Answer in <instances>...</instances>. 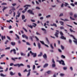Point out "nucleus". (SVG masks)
<instances>
[{
	"mask_svg": "<svg viewBox=\"0 0 77 77\" xmlns=\"http://www.w3.org/2000/svg\"><path fill=\"white\" fill-rule=\"evenodd\" d=\"M70 36L73 37V38L74 39V40H76V41L73 40V42L76 45H77V39H76V38H75V37L72 35H70Z\"/></svg>",
	"mask_w": 77,
	"mask_h": 77,
	"instance_id": "f257e3e1",
	"label": "nucleus"
},
{
	"mask_svg": "<svg viewBox=\"0 0 77 77\" xmlns=\"http://www.w3.org/2000/svg\"><path fill=\"white\" fill-rule=\"evenodd\" d=\"M57 62H59V63H60V64H62V65L63 66H65V65L64 61L63 60H57Z\"/></svg>",
	"mask_w": 77,
	"mask_h": 77,
	"instance_id": "f03ea898",
	"label": "nucleus"
},
{
	"mask_svg": "<svg viewBox=\"0 0 77 77\" xmlns=\"http://www.w3.org/2000/svg\"><path fill=\"white\" fill-rule=\"evenodd\" d=\"M14 66H18V67H20L21 66H24V65L23 63H20V64L18 63L16 64H14Z\"/></svg>",
	"mask_w": 77,
	"mask_h": 77,
	"instance_id": "7ed1b4c3",
	"label": "nucleus"
},
{
	"mask_svg": "<svg viewBox=\"0 0 77 77\" xmlns=\"http://www.w3.org/2000/svg\"><path fill=\"white\" fill-rule=\"evenodd\" d=\"M27 13H29L30 14H31L32 15H34V12H33V11L31 10L30 9L28 10L27 11Z\"/></svg>",
	"mask_w": 77,
	"mask_h": 77,
	"instance_id": "20e7f679",
	"label": "nucleus"
},
{
	"mask_svg": "<svg viewBox=\"0 0 77 77\" xmlns=\"http://www.w3.org/2000/svg\"><path fill=\"white\" fill-rule=\"evenodd\" d=\"M56 32H56L55 33V34H54V35H55V36L57 38H58V35L59 34V31L58 30H56Z\"/></svg>",
	"mask_w": 77,
	"mask_h": 77,
	"instance_id": "39448f33",
	"label": "nucleus"
},
{
	"mask_svg": "<svg viewBox=\"0 0 77 77\" xmlns=\"http://www.w3.org/2000/svg\"><path fill=\"white\" fill-rule=\"evenodd\" d=\"M13 51L14 52V54H16V50L15 49H13V50H11V51H10V53L11 54L12 53V52Z\"/></svg>",
	"mask_w": 77,
	"mask_h": 77,
	"instance_id": "423d86ee",
	"label": "nucleus"
},
{
	"mask_svg": "<svg viewBox=\"0 0 77 77\" xmlns=\"http://www.w3.org/2000/svg\"><path fill=\"white\" fill-rule=\"evenodd\" d=\"M22 37L23 38H25L26 39H28V37L27 36V35H26L25 34L22 35Z\"/></svg>",
	"mask_w": 77,
	"mask_h": 77,
	"instance_id": "0eeeda50",
	"label": "nucleus"
},
{
	"mask_svg": "<svg viewBox=\"0 0 77 77\" xmlns=\"http://www.w3.org/2000/svg\"><path fill=\"white\" fill-rule=\"evenodd\" d=\"M28 8H29L28 7H26L25 9H24V10L23 11H22V13H25V12H26V11H27V10Z\"/></svg>",
	"mask_w": 77,
	"mask_h": 77,
	"instance_id": "6e6552de",
	"label": "nucleus"
},
{
	"mask_svg": "<svg viewBox=\"0 0 77 77\" xmlns=\"http://www.w3.org/2000/svg\"><path fill=\"white\" fill-rule=\"evenodd\" d=\"M43 57L46 60L47 58V54H44V55H43Z\"/></svg>",
	"mask_w": 77,
	"mask_h": 77,
	"instance_id": "1a4fd4ad",
	"label": "nucleus"
},
{
	"mask_svg": "<svg viewBox=\"0 0 77 77\" xmlns=\"http://www.w3.org/2000/svg\"><path fill=\"white\" fill-rule=\"evenodd\" d=\"M60 38H61V39H64L65 40H66V38L63 35H61Z\"/></svg>",
	"mask_w": 77,
	"mask_h": 77,
	"instance_id": "9d476101",
	"label": "nucleus"
},
{
	"mask_svg": "<svg viewBox=\"0 0 77 77\" xmlns=\"http://www.w3.org/2000/svg\"><path fill=\"white\" fill-rule=\"evenodd\" d=\"M15 74L16 72H14V73H13V72L12 71L10 72V75H11V76L14 75Z\"/></svg>",
	"mask_w": 77,
	"mask_h": 77,
	"instance_id": "9b49d317",
	"label": "nucleus"
},
{
	"mask_svg": "<svg viewBox=\"0 0 77 77\" xmlns=\"http://www.w3.org/2000/svg\"><path fill=\"white\" fill-rule=\"evenodd\" d=\"M17 14H18L16 16V17H20V13L19 12V11H18Z\"/></svg>",
	"mask_w": 77,
	"mask_h": 77,
	"instance_id": "f8f14e48",
	"label": "nucleus"
},
{
	"mask_svg": "<svg viewBox=\"0 0 77 77\" xmlns=\"http://www.w3.org/2000/svg\"><path fill=\"white\" fill-rule=\"evenodd\" d=\"M51 26H54L55 27H57V25L55 23H53V24H51Z\"/></svg>",
	"mask_w": 77,
	"mask_h": 77,
	"instance_id": "ddd939ff",
	"label": "nucleus"
},
{
	"mask_svg": "<svg viewBox=\"0 0 77 77\" xmlns=\"http://www.w3.org/2000/svg\"><path fill=\"white\" fill-rule=\"evenodd\" d=\"M48 66V64L47 63H45V64H44V65L43 68H45L46 67Z\"/></svg>",
	"mask_w": 77,
	"mask_h": 77,
	"instance_id": "4468645a",
	"label": "nucleus"
},
{
	"mask_svg": "<svg viewBox=\"0 0 77 77\" xmlns=\"http://www.w3.org/2000/svg\"><path fill=\"white\" fill-rule=\"evenodd\" d=\"M20 55L22 56H25L26 55V54H24L23 53L21 52L20 53Z\"/></svg>",
	"mask_w": 77,
	"mask_h": 77,
	"instance_id": "2eb2a0df",
	"label": "nucleus"
},
{
	"mask_svg": "<svg viewBox=\"0 0 77 77\" xmlns=\"http://www.w3.org/2000/svg\"><path fill=\"white\" fill-rule=\"evenodd\" d=\"M42 55V52H40L39 54L38 55V57H41Z\"/></svg>",
	"mask_w": 77,
	"mask_h": 77,
	"instance_id": "dca6fc26",
	"label": "nucleus"
},
{
	"mask_svg": "<svg viewBox=\"0 0 77 77\" xmlns=\"http://www.w3.org/2000/svg\"><path fill=\"white\" fill-rule=\"evenodd\" d=\"M16 44V43L15 42H11V45L12 46H14Z\"/></svg>",
	"mask_w": 77,
	"mask_h": 77,
	"instance_id": "f3484780",
	"label": "nucleus"
},
{
	"mask_svg": "<svg viewBox=\"0 0 77 77\" xmlns=\"http://www.w3.org/2000/svg\"><path fill=\"white\" fill-rule=\"evenodd\" d=\"M38 48H39V49L41 48V44L40 43H38Z\"/></svg>",
	"mask_w": 77,
	"mask_h": 77,
	"instance_id": "a211bd4d",
	"label": "nucleus"
},
{
	"mask_svg": "<svg viewBox=\"0 0 77 77\" xmlns=\"http://www.w3.org/2000/svg\"><path fill=\"white\" fill-rule=\"evenodd\" d=\"M1 38H2V40H3L4 38L5 39V36H4L3 37V35H2V36H1Z\"/></svg>",
	"mask_w": 77,
	"mask_h": 77,
	"instance_id": "6ab92c4d",
	"label": "nucleus"
},
{
	"mask_svg": "<svg viewBox=\"0 0 77 77\" xmlns=\"http://www.w3.org/2000/svg\"><path fill=\"white\" fill-rule=\"evenodd\" d=\"M0 76L2 77H6V75H4L2 73L0 74Z\"/></svg>",
	"mask_w": 77,
	"mask_h": 77,
	"instance_id": "aec40b11",
	"label": "nucleus"
},
{
	"mask_svg": "<svg viewBox=\"0 0 77 77\" xmlns=\"http://www.w3.org/2000/svg\"><path fill=\"white\" fill-rule=\"evenodd\" d=\"M34 38V36H30L29 37V38L32 41H33V38Z\"/></svg>",
	"mask_w": 77,
	"mask_h": 77,
	"instance_id": "412c9836",
	"label": "nucleus"
},
{
	"mask_svg": "<svg viewBox=\"0 0 77 77\" xmlns=\"http://www.w3.org/2000/svg\"><path fill=\"white\" fill-rule=\"evenodd\" d=\"M32 24H33L32 25V26L34 27H35L37 26V24L35 23H32Z\"/></svg>",
	"mask_w": 77,
	"mask_h": 77,
	"instance_id": "4be33fe9",
	"label": "nucleus"
},
{
	"mask_svg": "<svg viewBox=\"0 0 77 77\" xmlns=\"http://www.w3.org/2000/svg\"><path fill=\"white\" fill-rule=\"evenodd\" d=\"M27 26H28V27L30 28L31 29L33 28V26L31 25H27Z\"/></svg>",
	"mask_w": 77,
	"mask_h": 77,
	"instance_id": "5701e85b",
	"label": "nucleus"
},
{
	"mask_svg": "<svg viewBox=\"0 0 77 77\" xmlns=\"http://www.w3.org/2000/svg\"><path fill=\"white\" fill-rule=\"evenodd\" d=\"M22 20H23V19H25V16L23 15H22Z\"/></svg>",
	"mask_w": 77,
	"mask_h": 77,
	"instance_id": "b1692460",
	"label": "nucleus"
},
{
	"mask_svg": "<svg viewBox=\"0 0 77 77\" xmlns=\"http://www.w3.org/2000/svg\"><path fill=\"white\" fill-rule=\"evenodd\" d=\"M33 55V57H36V56H37L36 53H34L33 55Z\"/></svg>",
	"mask_w": 77,
	"mask_h": 77,
	"instance_id": "393cba45",
	"label": "nucleus"
},
{
	"mask_svg": "<svg viewBox=\"0 0 77 77\" xmlns=\"http://www.w3.org/2000/svg\"><path fill=\"white\" fill-rule=\"evenodd\" d=\"M61 49H62V50H64V46H63L62 45H61Z\"/></svg>",
	"mask_w": 77,
	"mask_h": 77,
	"instance_id": "a878e982",
	"label": "nucleus"
},
{
	"mask_svg": "<svg viewBox=\"0 0 77 77\" xmlns=\"http://www.w3.org/2000/svg\"><path fill=\"white\" fill-rule=\"evenodd\" d=\"M39 42H40L41 44H42L43 45H44L45 44V43H44V42L43 41H40Z\"/></svg>",
	"mask_w": 77,
	"mask_h": 77,
	"instance_id": "bb28decb",
	"label": "nucleus"
},
{
	"mask_svg": "<svg viewBox=\"0 0 77 77\" xmlns=\"http://www.w3.org/2000/svg\"><path fill=\"white\" fill-rule=\"evenodd\" d=\"M26 6L28 7H30L31 5H24V7L25 8L26 7Z\"/></svg>",
	"mask_w": 77,
	"mask_h": 77,
	"instance_id": "cd10ccee",
	"label": "nucleus"
},
{
	"mask_svg": "<svg viewBox=\"0 0 77 77\" xmlns=\"http://www.w3.org/2000/svg\"><path fill=\"white\" fill-rule=\"evenodd\" d=\"M60 35H61V36H63V33L61 31L60 32Z\"/></svg>",
	"mask_w": 77,
	"mask_h": 77,
	"instance_id": "c85d7f7f",
	"label": "nucleus"
},
{
	"mask_svg": "<svg viewBox=\"0 0 77 77\" xmlns=\"http://www.w3.org/2000/svg\"><path fill=\"white\" fill-rule=\"evenodd\" d=\"M65 5H64V6H65V7H67V5H69L68 4V3H67L65 2Z\"/></svg>",
	"mask_w": 77,
	"mask_h": 77,
	"instance_id": "c756f323",
	"label": "nucleus"
},
{
	"mask_svg": "<svg viewBox=\"0 0 77 77\" xmlns=\"http://www.w3.org/2000/svg\"><path fill=\"white\" fill-rule=\"evenodd\" d=\"M56 66L55 64V63H53V64H52V67H54Z\"/></svg>",
	"mask_w": 77,
	"mask_h": 77,
	"instance_id": "7c9ffc66",
	"label": "nucleus"
},
{
	"mask_svg": "<svg viewBox=\"0 0 77 77\" xmlns=\"http://www.w3.org/2000/svg\"><path fill=\"white\" fill-rule=\"evenodd\" d=\"M38 62V60H35V62H34L35 63V64L37 66L38 65V64L37 63H36L37 62Z\"/></svg>",
	"mask_w": 77,
	"mask_h": 77,
	"instance_id": "2f4dec72",
	"label": "nucleus"
},
{
	"mask_svg": "<svg viewBox=\"0 0 77 77\" xmlns=\"http://www.w3.org/2000/svg\"><path fill=\"white\" fill-rule=\"evenodd\" d=\"M16 36H17V38L18 39H19L20 38H19V37L18 35L17 34H15Z\"/></svg>",
	"mask_w": 77,
	"mask_h": 77,
	"instance_id": "473e14b6",
	"label": "nucleus"
},
{
	"mask_svg": "<svg viewBox=\"0 0 77 77\" xmlns=\"http://www.w3.org/2000/svg\"><path fill=\"white\" fill-rule=\"evenodd\" d=\"M61 57L63 59H65V56H64V55H61Z\"/></svg>",
	"mask_w": 77,
	"mask_h": 77,
	"instance_id": "72a5a7b5",
	"label": "nucleus"
},
{
	"mask_svg": "<svg viewBox=\"0 0 77 77\" xmlns=\"http://www.w3.org/2000/svg\"><path fill=\"white\" fill-rule=\"evenodd\" d=\"M51 73V71H48L47 72V73L48 74H50Z\"/></svg>",
	"mask_w": 77,
	"mask_h": 77,
	"instance_id": "f704fd0d",
	"label": "nucleus"
},
{
	"mask_svg": "<svg viewBox=\"0 0 77 77\" xmlns=\"http://www.w3.org/2000/svg\"><path fill=\"white\" fill-rule=\"evenodd\" d=\"M60 24H61V25H62V26H63V22L62 21H60Z\"/></svg>",
	"mask_w": 77,
	"mask_h": 77,
	"instance_id": "c9c22d12",
	"label": "nucleus"
},
{
	"mask_svg": "<svg viewBox=\"0 0 77 77\" xmlns=\"http://www.w3.org/2000/svg\"><path fill=\"white\" fill-rule=\"evenodd\" d=\"M23 29L26 32H28V30H27V29H26L25 28L23 27Z\"/></svg>",
	"mask_w": 77,
	"mask_h": 77,
	"instance_id": "e433bc0d",
	"label": "nucleus"
},
{
	"mask_svg": "<svg viewBox=\"0 0 77 77\" xmlns=\"http://www.w3.org/2000/svg\"><path fill=\"white\" fill-rule=\"evenodd\" d=\"M60 75L61 76H63L64 75V74H63V73H60Z\"/></svg>",
	"mask_w": 77,
	"mask_h": 77,
	"instance_id": "4c0bfd02",
	"label": "nucleus"
},
{
	"mask_svg": "<svg viewBox=\"0 0 77 77\" xmlns=\"http://www.w3.org/2000/svg\"><path fill=\"white\" fill-rule=\"evenodd\" d=\"M9 42V41L8 40H6V41L5 42V44H7V43H8Z\"/></svg>",
	"mask_w": 77,
	"mask_h": 77,
	"instance_id": "58836bf2",
	"label": "nucleus"
},
{
	"mask_svg": "<svg viewBox=\"0 0 77 77\" xmlns=\"http://www.w3.org/2000/svg\"><path fill=\"white\" fill-rule=\"evenodd\" d=\"M26 45H29V46L30 45V43H29V42H26Z\"/></svg>",
	"mask_w": 77,
	"mask_h": 77,
	"instance_id": "ea45409f",
	"label": "nucleus"
},
{
	"mask_svg": "<svg viewBox=\"0 0 77 77\" xmlns=\"http://www.w3.org/2000/svg\"><path fill=\"white\" fill-rule=\"evenodd\" d=\"M50 46H51V48H52V49H53V48H53V46H52V44H50Z\"/></svg>",
	"mask_w": 77,
	"mask_h": 77,
	"instance_id": "a19ab883",
	"label": "nucleus"
},
{
	"mask_svg": "<svg viewBox=\"0 0 77 77\" xmlns=\"http://www.w3.org/2000/svg\"><path fill=\"white\" fill-rule=\"evenodd\" d=\"M63 69H64V70H66V69H67V67H64L63 68Z\"/></svg>",
	"mask_w": 77,
	"mask_h": 77,
	"instance_id": "79ce46f5",
	"label": "nucleus"
},
{
	"mask_svg": "<svg viewBox=\"0 0 77 77\" xmlns=\"http://www.w3.org/2000/svg\"><path fill=\"white\" fill-rule=\"evenodd\" d=\"M7 39H8L10 41L11 40V38H10V37H9L8 36H7Z\"/></svg>",
	"mask_w": 77,
	"mask_h": 77,
	"instance_id": "37998d69",
	"label": "nucleus"
},
{
	"mask_svg": "<svg viewBox=\"0 0 77 77\" xmlns=\"http://www.w3.org/2000/svg\"><path fill=\"white\" fill-rule=\"evenodd\" d=\"M36 35H41V34L39 33H38V32H36Z\"/></svg>",
	"mask_w": 77,
	"mask_h": 77,
	"instance_id": "c03bdc74",
	"label": "nucleus"
},
{
	"mask_svg": "<svg viewBox=\"0 0 77 77\" xmlns=\"http://www.w3.org/2000/svg\"><path fill=\"white\" fill-rule=\"evenodd\" d=\"M46 41H47V42H48V43H49V40L48 39V38H46Z\"/></svg>",
	"mask_w": 77,
	"mask_h": 77,
	"instance_id": "a18cd8bd",
	"label": "nucleus"
},
{
	"mask_svg": "<svg viewBox=\"0 0 77 77\" xmlns=\"http://www.w3.org/2000/svg\"><path fill=\"white\" fill-rule=\"evenodd\" d=\"M18 76L20 77H21V74L20 72L18 73Z\"/></svg>",
	"mask_w": 77,
	"mask_h": 77,
	"instance_id": "49530a36",
	"label": "nucleus"
},
{
	"mask_svg": "<svg viewBox=\"0 0 77 77\" xmlns=\"http://www.w3.org/2000/svg\"><path fill=\"white\" fill-rule=\"evenodd\" d=\"M17 5V4L16 3H14L12 4V5L13 6H15Z\"/></svg>",
	"mask_w": 77,
	"mask_h": 77,
	"instance_id": "de8ad7c7",
	"label": "nucleus"
},
{
	"mask_svg": "<svg viewBox=\"0 0 77 77\" xmlns=\"http://www.w3.org/2000/svg\"><path fill=\"white\" fill-rule=\"evenodd\" d=\"M7 5L6 3H3L2 4H1V5Z\"/></svg>",
	"mask_w": 77,
	"mask_h": 77,
	"instance_id": "09e8293b",
	"label": "nucleus"
},
{
	"mask_svg": "<svg viewBox=\"0 0 77 77\" xmlns=\"http://www.w3.org/2000/svg\"><path fill=\"white\" fill-rule=\"evenodd\" d=\"M60 28L61 29H64V28L63 26H61L60 27Z\"/></svg>",
	"mask_w": 77,
	"mask_h": 77,
	"instance_id": "8fccbe9b",
	"label": "nucleus"
},
{
	"mask_svg": "<svg viewBox=\"0 0 77 77\" xmlns=\"http://www.w3.org/2000/svg\"><path fill=\"white\" fill-rule=\"evenodd\" d=\"M52 63H55L54 60V59H52Z\"/></svg>",
	"mask_w": 77,
	"mask_h": 77,
	"instance_id": "3c124183",
	"label": "nucleus"
},
{
	"mask_svg": "<svg viewBox=\"0 0 77 77\" xmlns=\"http://www.w3.org/2000/svg\"><path fill=\"white\" fill-rule=\"evenodd\" d=\"M35 65H33V67H32V69L34 70V69H35Z\"/></svg>",
	"mask_w": 77,
	"mask_h": 77,
	"instance_id": "603ef678",
	"label": "nucleus"
},
{
	"mask_svg": "<svg viewBox=\"0 0 77 77\" xmlns=\"http://www.w3.org/2000/svg\"><path fill=\"white\" fill-rule=\"evenodd\" d=\"M36 9H37L38 10H40V8L38 7L37 6L36 7Z\"/></svg>",
	"mask_w": 77,
	"mask_h": 77,
	"instance_id": "864d4df0",
	"label": "nucleus"
},
{
	"mask_svg": "<svg viewBox=\"0 0 77 77\" xmlns=\"http://www.w3.org/2000/svg\"><path fill=\"white\" fill-rule=\"evenodd\" d=\"M70 5L73 7L75 6V5L73 3H71Z\"/></svg>",
	"mask_w": 77,
	"mask_h": 77,
	"instance_id": "5fc2aeb1",
	"label": "nucleus"
},
{
	"mask_svg": "<svg viewBox=\"0 0 77 77\" xmlns=\"http://www.w3.org/2000/svg\"><path fill=\"white\" fill-rule=\"evenodd\" d=\"M63 16V14L62 13H61V14H60V15H59V16L60 17H62Z\"/></svg>",
	"mask_w": 77,
	"mask_h": 77,
	"instance_id": "6e6d98bb",
	"label": "nucleus"
},
{
	"mask_svg": "<svg viewBox=\"0 0 77 77\" xmlns=\"http://www.w3.org/2000/svg\"><path fill=\"white\" fill-rule=\"evenodd\" d=\"M74 17L75 18H76L77 17V14H74Z\"/></svg>",
	"mask_w": 77,
	"mask_h": 77,
	"instance_id": "4d7b16f0",
	"label": "nucleus"
},
{
	"mask_svg": "<svg viewBox=\"0 0 77 77\" xmlns=\"http://www.w3.org/2000/svg\"><path fill=\"white\" fill-rule=\"evenodd\" d=\"M12 13V11H11V10H10V12H9V14H11Z\"/></svg>",
	"mask_w": 77,
	"mask_h": 77,
	"instance_id": "13d9d810",
	"label": "nucleus"
},
{
	"mask_svg": "<svg viewBox=\"0 0 77 77\" xmlns=\"http://www.w3.org/2000/svg\"><path fill=\"white\" fill-rule=\"evenodd\" d=\"M51 17V15H48L47 16H46V18H48L49 17Z\"/></svg>",
	"mask_w": 77,
	"mask_h": 77,
	"instance_id": "bf43d9fd",
	"label": "nucleus"
},
{
	"mask_svg": "<svg viewBox=\"0 0 77 77\" xmlns=\"http://www.w3.org/2000/svg\"><path fill=\"white\" fill-rule=\"evenodd\" d=\"M30 53L31 54V55H34V54H35V53H32L31 51H30Z\"/></svg>",
	"mask_w": 77,
	"mask_h": 77,
	"instance_id": "052dcab7",
	"label": "nucleus"
},
{
	"mask_svg": "<svg viewBox=\"0 0 77 77\" xmlns=\"http://www.w3.org/2000/svg\"><path fill=\"white\" fill-rule=\"evenodd\" d=\"M30 73L28 72V73H27V75H26V76L27 77H28L30 75Z\"/></svg>",
	"mask_w": 77,
	"mask_h": 77,
	"instance_id": "680f3d73",
	"label": "nucleus"
},
{
	"mask_svg": "<svg viewBox=\"0 0 77 77\" xmlns=\"http://www.w3.org/2000/svg\"><path fill=\"white\" fill-rule=\"evenodd\" d=\"M70 19L71 20H75V19L72 18V17H70Z\"/></svg>",
	"mask_w": 77,
	"mask_h": 77,
	"instance_id": "e2e57ef3",
	"label": "nucleus"
},
{
	"mask_svg": "<svg viewBox=\"0 0 77 77\" xmlns=\"http://www.w3.org/2000/svg\"><path fill=\"white\" fill-rule=\"evenodd\" d=\"M58 51H59L60 53H62V51H61V50H60L59 49H58Z\"/></svg>",
	"mask_w": 77,
	"mask_h": 77,
	"instance_id": "0e129e2a",
	"label": "nucleus"
},
{
	"mask_svg": "<svg viewBox=\"0 0 77 77\" xmlns=\"http://www.w3.org/2000/svg\"><path fill=\"white\" fill-rule=\"evenodd\" d=\"M7 8V7H5V8H3V12H4V10H5Z\"/></svg>",
	"mask_w": 77,
	"mask_h": 77,
	"instance_id": "69168bd1",
	"label": "nucleus"
},
{
	"mask_svg": "<svg viewBox=\"0 0 77 77\" xmlns=\"http://www.w3.org/2000/svg\"><path fill=\"white\" fill-rule=\"evenodd\" d=\"M69 30L71 32H73V30H72L71 28L69 29Z\"/></svg>",
	"mask_w": 77,
	"mask_h": 77,
	"instance_id": "338daca9",
	"label": "nucleus"
},
{
	"mask_svg": "<svg viewBox=\"0 0 77 77\" xmlns=\"http://www.w3.org/2000/svg\"><path fill=\"white\" fill-rule=\"evenodd\" d=\"M31 21L32 22H35V20H33L32 19H31Z\"/></svg>",
	"mask_w": 77,
	"mask_h": 77,
	"instance_id": "774afa93",
	"label": "nucleus"
}]
</instances>
